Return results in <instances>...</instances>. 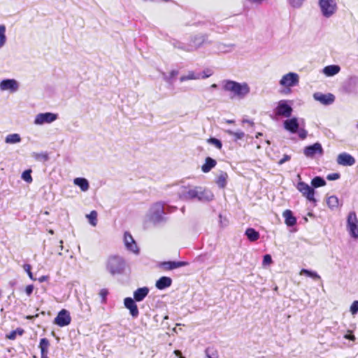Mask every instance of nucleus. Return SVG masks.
Here are the masks:
<instances>
[{"label": "nucleus", "mask_w": 358, "mask_h": 358, "mask_svg": "<svg viewBox=\"0 0 358 358\" xmlns=\"http://www.w3.org/2000/svg\"><path fill=\"white\" fill-rule=\"evenodd\" d=\"M48 232L50 234H54V231L52 229H50L48 231Z\"/></svg>", "instance_id": "obj_60"}, {"label": "nucleus", "mask_w": 358, "mask_h": 358, "mask_svg": "<svg viewBox=\"0 0 358 358\" xmlns=\"http://www.w3.org/2000/svg\"><path fill=\"white\" fill-rule=\"evenodd\" d=\"M20 141L21 138L18 134H9L5 138V142L9 144L17 143Z\"/></svg>", "instance_id": "obj_31"}, {"label": "nucleus", "mask_w": 358, "mask_h": 358, "mask_svg": "<svg viewBox=\"0 0 358 358\" xmlns=\"http://www.w3.org/2000/svg\"><path fill=\"white\" fill-rule=\"evenodd\" d=\"M24 333V330L21 328H17V329L12 331L8 334L6 335V338L10 340H15L16 338L17 335L22 336Z\"/></svg>", "instance_id": "obj_38"}, {"label": "nucleus", "mask_w": 358, "mask_h": 358, "mask_svg": "<svg viewBox=\"0 0 358 358\" xmlns=\"http://www.w3.org/2000/svg\"><path fill=\"white\" fill-rule=\"evenodd\" d=\"M340 178V174L338 173H334L331 174H329L327 176V180H335Z\"/></svg>", "instance_id": "obj_49"}, {"label": "nucleus", "mask_w": 358, "mask_h": 358, "mask_svg": "<svg viewBox=\"0 0 358 358\" xmlns=\"http://www.w3.org/2000/svg\"><path fill=\"white\" fill-rule=\"evenodd\" d=\"M34 290V286L32 285H27L25 288V292L27 296H30Z\"/></svg>", "instance_id": "obj_50"}, {"label": "nucleus", "mask_w": 358, "mask_h": 358, "mask_svg": "<svg viewBox=\"0 0 358 358\" xmlns=\"http://www.w3.org/2000/svg\"><path fill=\"white\" fill-rule=\"evenodd\" d=\"M224 122L227 124H233L235 122V121L233 120H225Z\"/></svg>", "instance_id": "obj_54"}, {"label": "nucleus", "mask_w": 358, "mask_h": 358, "mask_svg": "<svg viewBox=\"0 0 358 358\" xmlns=\"http://www.w3.org/2000/svg\"><path fill=\"white\" fill-rule=\"evenodd\" d=\"M311 185L314 187L317 188L320 187L324 186L326 185V181L322 178L320 176H316L312 180Z\"/></svg>", "instance_id": "obj_34"}, {"label": "nucleus", "mask_w": 358, "mask_h": 358, "mask_svg": "<svg viewBox=\"0 0 358 358\" xmlns=\"http://www.w3.org/2000/svg\"><path fill=\"white\" fill-rule=\"evenodd\" d=\"M233 46H234L233 45H228V47H231V48H232Z\"/></svg>", "instance_id": "obj_63"}, {"label": "nucleus", "mask_w": 358, "mask_h": 358, "mask_svg": "<svg viewBox=\"0 0 358 358\" xmlns=\"http://www.w3.org/2000/svg\"><path fill=\"white\" fill-rule=\"evenodd\" d=\"M71 318L68 310L62 309L54 320V323L59 327H65L71 323Z\"/></svg>", "instance_id": "obj_13"}, {"label": "nucleus", "mask_w": 358, "mask_h": 358, "mask_svg": "<svg viewBox=\"0 0 358 358\" xmlns=\"http://www.w3.org/2000/svg\"><path fill=\"white\" fill-rule=\"evenodd\" d=\"M298 135L301 139H305L307 136L308 132L304 129H299L298 131Z\"/></svg>", "instance_id": "obj_46"}, {"label": "nucleus", "mask_w": 358, "mask_h": 358, "mask_svg": "<svg viewBox=\"0 0 358 358\" xmlns=\"http://www.w3.org/2000/svg\"><path fill=\"white\" fill-rule=\"evenodd\" d=\"M300 275H306L308 277H310L315 280L320 279V276L315 271H309L308 269H302L300 271Z\"/></svg>", "instance_id": "obj_37"}, {"label": "nucleus", "mask_w": 358, "mask_h": 358, "mask_svg": "<svg viewBox=\"0 0 358 358\" xmlns=\"http://www.w3.org/2000/svg\"><path fill=\"white\" fill-rule=\"evenodd\" d=\"M31 170H26L22 174V178L27 182L31 183L32 182V177L31 176Z\"/></svg>", "instance_id": "obj_39"}, {"label": "nucleus", "mask_w": 358, "mask_h": 358, "mask_svg": "<svg viewBox=\"0 0 358 358\" xmlns=\"http://www.w3.org/2000/svg\"><path fill=\"white\" fill-rule=\"evenodd\" d=\"M172 284V279L169 277L162 276L155 283V286L158 289L162 290L169 287Z\"/></svg>", "instance_id": "obj_21"}, {"label": "nucleus", "mask_w": 358, "mask_h": 358, "mask_svg": "<svg viewBox=\"0 0 358 358\" xmlns=\"http://www.w3.org/2000/svg\"><path fill=\"white\" fill-rule=\"evenodd\" d=\"M125 266L124 258L119 255L110 256L106 262V269L113 275L122 273Z\"/></svg>", "instance_id": "obj_3"}, {"label": "nucleus", "mask_w": 358, "mask_h": 358, "mask_svg": "<svg viewBox=\"0 0 358 358\" xmlns=\"http://www.w3.org/2000/svg\"><path fill=\"white\" fill-rule=\"evenodd\" d=\"M208 143L213 145L218 149H221L222 147V142L219 139L215 138H210L208 139Z\"/></svg>", "instance_id": "obj_42"}, {"label": "nucleus", "mask_w": 358, "mask_h": 358, "mask_svg": "<svg viewBox=\"0 0 358 358\" xmlns=\"http://www.w3.org/2000/svg\"><path fill=\"white\" fill-rule=\"evenodd\" d=\"M205 353L207 358H219L217 352L213 349L207 348Z\"/></svg>", "instance_id": "obj_40"}, {"label": "nucleus", "mask_w": 358, "mask_h": 358, "mask_svg": "<svg viewBox=\"0 0 358 358\" xmlns=\"http://www.w3.org/2000/svg\"><path fill=\"white\" fill-rule=\"evenodd\" d=\"M282 215L285 218V224L287 226L292 227L296 224V220L295 217L293 216L292 212L290 210H285L283 212Z\"/></svg>", "instance_id": "obj_26"}, {"label": "nucleus", "mask_w": 358, "mask_h": 358, "mask_svg": "<svg viewBox=\"0 0 358 358\" xmlns=\"http://www.w3.org/2000/svg\"><path fill=\"white\" fill-rule=\"evenodd\" d=\"M350 312L352 315L358 313V301H355L350 306Z\"/></svg>", "instance_id": "obj_44"}, {"label": "nucleus", "mask_w": 358, "mask_h": 358, "mask_svg": "<svg viewBox=\"0 0 358 358\" xmlns=\"http://www.w3.org/2000/svg\"><path fill=\"white\" fill-rule=\"evenodd\" d=\"M57 114L46 112L38 113L36 115L34 123L36 125H43L44 124H50L57 119Z\"/></svg>", "instance_id": "obj_9"}, {"label": "nucleus", "mask_w": 358, "mask_h": 358, "mask_svg": "<svg viewBox=\"0 0 358 358\" xmlns=\"http://www.w3.org/2000/svg\"><path fill=\"white\" fill-rule=\"evenodd\" d=\"M135 301H136L131 297H127L124 299L125 308L129 310L131 315L134 318L137 317L139 315V311Z\"/></svg>", "instance_id": "obj_18"}, {"label": "nucleus", "mask_w": 358, "mask_h": 358, "mask_svg": "<svg viewBox=\"0 0 358 358\" xmlns=\"http://www.w3.org/2000/svg\"><path fill=\"white\" fill-rule=\"evenodd\" d=\"M38 347L41 350V358H48L49 341L46 338H41Z\"/></svg>", "instance_id": "obj_22"}, {"label": "nucleus", "mask_w": 358, "mask_h": 358, "mask_svg": "<svg viewBox=\"0 0 358 358\" xmlns=\"http://www.w3.org/2000/svg\"><path fill=\"white\" fill-rule=\"evenodd\" d=\"M45 276H42L41 278H40V281L41 282H43V280H45Z\"/></svg>", "instance_id": "obj_58"}, {"label": "nucleus", "mask_w": 358, "mask_h": 358, "mask_svg": "<svg viewBox=\"0 0 358 358\" xmlns=\"http://www.w3.org/2000/svg\"><path fill=\"white\" fill-rule=\"evenodd\" d=\"M201 74V79H205L210 77L212 75V72L210 70L207 69L203 71Z\"/></svg>", "instance_id": "obj_48"}, {"label": "nucleus", "mask_w": 358, "mask_h": 358, "mask_svg": "<svg viewBox=\"0 0 358 358\" xmlns=\"http://www.w3.org/2000/svg\"><path fill=\"white\" fill-rule=\"evenodd\" d=\"M357 128H358V123H357Z\"/></svg>", "instance_id": "obj_64"}, {"label": "nucleus", "mask_w": 358, "mask_h": 358, "mask_svg": "<svg viewBox=\"0 0 358 358\" xmlns=\"http://www.w3.org/2000/svg\"><path fill=\"white\" fill-rule=\"evenodd\" d=\"M178 74V71H176V70H172L170 73H169V76H166L164 73V79L165 81L168 82V83H171V79L175 77L176 76H177Z\"/></svg>", "instance_id": "obj_43"}, {"label": "nucleus", "mask_w": 358, "mask_h": 358, "mask_svg": "<svg viewBox=\"0 0 358 358\" xmlns=\"http://www.w3.org/2000/svg\"><path fill=\"white\" fill-rule=\"evenodd\" d=\"M63 241H60V247H61V250L63 249Z\"/></svg>", "instance_id": "obj_59"}, {"label": "nucleus", "mask_w": 358, "mask_h": 358, "mask_svg": "<svg viewBox=\"0 0 358 358\" xmlns=\"http://www.w3.org/2000/svg\"><path fill=\"white\" fill-rule=\"evenodd\" d=\"M243 122H249L248 120H243Z\"/></svg>", "instance_id": "obj_62"}, {"label": "nucleus", "mask_w": 358, "mask_h": 358, "mask_svg": "<svg viewBox=\"0 0 358 358\" xmlns=\"http://www.w3.org/2000/svg\"><path fill=\"white\" fill-rule=\"evenodd\" d=\"M313 98L315 100L320 102L323 105H330L335 99V97L332 94H324L321 92L314 93Z\"/></svg>", "instance_id": "obj_17"}, {"label": "nucleus", "mask_w": 358, "mask_h": 358, "mask_svg": "<svg viewBox=\"0 0 358 358\" xmlns=\"http://www.w3.org/2000/svg\"><path fill=\"white\" fill-rule=\"evenodd\" d=\"M164 214V207L163 203L160 202L153 204L148 213V217L153 223H159L164 220L163 215Z\"/></svg>", "instance_id": "obj_5"}, {"label": "nucleus", "mask_w": 358, "mask_h": 358, "mask_svg": "<svg viewBox=\"0 0 358 358\" xmlns=\"http://www.w3.org/2000/svg\"><path fill=\"white\" fill-rule=\"evenodd\" d=\"M19 83L15 79H4L0 83V90L9 91L11 93L19 90Z\"/></svg>", "instance_id": "obj_12"}, {"label": "nucleus", "mask_w": 358, "mask_h": 358, "mask_svg": "<svg viewBox=\"0 0 358 358\" xmlns=\"http://www.w3.org/2000/svg\"><path fill=\"white\" fill-rule=\"evenodd\" d=\"M225 132L229 136L234 137V141L242 139L245 136V133L242 131H233L231 130H225Z\"/></svg>", "instance_id": "obj_33"}, {"label": "nucleus", "mask_w": 358, "mask_h": 358, "mask_svg": "<svg viewBox=\"0 0 358 358\" xmlns=\"http://www.w3.org/2000/svg\"><path fill=\"white\" fill-rule=\"evenodd\" d=\"M304 1L305 0H287L289 4L294 8H301Z\"/></svg>", "instance_id": "obj_41"}, {"label": "nucleus", "mask_w": 358, "mask_h": 358, "mask_svg": "<svg viewBox=\"0 0 358 358\" xmlns=\"http://www.w3.org/2000/svg\"><path fill=\"white\" fill-rule=\"evenodd\" d=\"M272 262V258L270 255H266L264 256L263 259V265H268L271 264Z\"/></svg>", "instance_id": "obj_47"}, {"label": "nucleus", "mask_w": 358, "mask_h": 358, "mask_svg": "<svg viewBox=\"0 0 358 358\" xmlns=\"http://www.w3.org/2000/svg\"><path fill=\"white\" fill-rule=\"evenodd\" d=\"M37 316H38V315H36L35 316H27V319H28V320H31V319H33L34 317H37Z\"/></svg>", "instance_id": "obj_56"}, {"label": "nucleus", "mask_w": 358, "mask_h": 358, "mask_svg": "<svg viewBox=\"0 0 358 358\" xmlns=\"http://www.w3.org/2000/svg\"><path fill=\"white\" fill-rule=\"evenodd\" d=\"M216 164L215 159L208 157L205 160V163L201 166V170L203 173H208L215 166Z\"/></svg>", "instance_id": "obj_28"}, {"label": "nucleus", "mask_w": 358, "mask_h": 358, "mask_svg": "<svg viewBox=\"0 0 358 358\" xmlns=\"http://www.w3.org/2000/svg\"><path fill=\"white\" fill-rule=\"evenodd\" d=\"M327 203L328 206L331 209L338 208L339 203L338 199L336 196H329L327 199Z\"/></svg>", "instance_id": "obj_35"}, {"label": "nucleus", "mask_w": 358, "mask_h": 358, "mask_svg": "<svg viewBox=\"0 0 358 358\" xmlns=\"http://www.w3.org/2000/svg\"><path fill=\"white\" fill-rule=\"evenodd\" d=\"M123 241H124V245L128 251L133 252L135 255L139 254V252H140L139 248H138L135 240L134 239L133 236H131V234L129 232H128V231L124 232Z\"/></svg>", "instance_id": "obj_11"}, {"label": "nucleus", "mask_w": 358, "mask_h": 358, "mask_svg": "<svg viewBox=\"0 0 358 358\" xmlns=\"http://www.w3.org/2000/svg\"><path fill=\"white\" fill-rule=\"evenodd\" d=\"M178 196L184 201L197 200L201 202L210 201L214 197L210 190L199 186H182L178 191Z\"/></svg>", "instance_id": "obj_1"}, {"label": "nucleus", "mask_w": 358, "mask_h": 358, "mask_svg": "<svg viewBox=\"0 0 358 358\" xmlns=\"http://www.w3.org/2000/svg\"><path fill=\"white\" fill-rule=\"evenodd\" d=\"M6 28L4 24L0 25V49L2 48L6 43L7 37L6 35Z\"/></svg>", "instance_id": "obj_32"}, {"label": "nucleus", "mask_w": 358, "mask_h": 358, "mask_svg": "<svg viewBox=\"0 0 358 358\" xmlns=\"http://www.w3.org/2000/svg\"><path fill=\"white\" fill-rule=\"evenodd\" d=\"M87 218L89 220V222L93 227H95L97 224V213L95 210H92L90 214L86 215Z\"/></svg>", "instance_id": "obj_36"}, {"label": "nucleus", "mask_w": 358, "mask_h": 358, "mask_svg": "<svg viewBox=\"0 0 358 358\" xmlns=\"http://www.w3.org/2000/svg\"><path fill=\"white\" fill-rule=\"evenodd\" d=\"M336 162L341 166H352L355 163V158L347 152H342L337 157Z\"/></svg>", "instance_id": "obj_15"}, {"label": "nucleus", "mask_w": 358, "mask_h": 358, "mask_svg": "<svg viewBox=\"0 0 358 358\" xmlns=\"http://www.w3.org/2000/svg\"><path fill=\"white\" fill-rule=\"evenodd\" d=\"M73 183L78 186L83 192H87L90 188L89 182L85 178H76L73 180Z\"/></svg>", "instance_id": "obj_24"}, {"label": "nucleus", "mask_w": 358, "mask_h": 358, "mask_svg": "<svg viewBox=\"0 0 358 358\" xmlns=\"http://www.w3.org/2000/svg\"><path fill=\"white\" fill-rule=\"evenodd\" d=\"M283 126L287 131L292 134H296L299 128L298 119L296 117L287 119L284 121Z\"/></svg>", "instance_id": "obj_19"}, {"label": "nucleus", "mask_w": 358, "mask_h": 358, "mask_svg": "<svg viewBox=\"0 0 358 358\" xmlns=\"http://www.w3.org/2000/svg\"><path fill=\"white\" fill-rule=\"evenodd\" d=\"M108 292L106 289H101L100 292V295L103 298V299H105L106 296L107 295Z\"/></svg>", "instance_id": "obj_53"}, {"label": "nucleus", "mask_w": 358, "mask_h": 358, "mask_svg": "<svg viewBox=\"0 0 358 358\" xmlns=\"http://www.w3.org/2000/svg\"><path fill=\"white\" fill-rule=\"evenodd\" d=\"M31 265H29V264H24L23 266L24 270L27 273V274H28L29 277L30 278V279L34 280L35 279L33 277V273L31 271Z\"/></svg>", "instance_id": "obj_45"}, {"label": "nucleus", "mask_w": 358, "mask_h": 358, "mask_svg": "<svg viewBox=\"0 0 358 358\" xmlns=\"http://www.w3.org/2000/svg\"><path fill=\"white\" fill-rule=\"evenodd\" d=\"M290 159V156L287 155H285L278 162L279 165H282L285 162L289 161Z\"/></svg>", "instance_id": "obj_51"}, {"label": "nucleus", "mask_w": 358, "mask_h": 358, "mask_svg": "<svg viewBox=\"0 0 358 358\" xmlns=\"http://www.w3.org/2000/svg\"><path fill=\"white\" fill-rule=\"evenodd\" d=\"M203 41V40L201 37H194V40L192 41V45H187V47H181L180 48L187 52H192L199 48L202 44Z\"/></svg>", "instance_id": "obj_25"}, {"label": "nucleus", "mask_w": 358, "mask_h": 358, "mask_svg": "<svg viewBox=\"0 0 358 358\" xmlns=\"http://www.w3.org/2000/svg\"><path fill=\"white\" fill-rule=\"evenodd\" d=\"M290 101L280 100L278 103V106L275 108V114L278 116L285 117H289L292 115L293 109L292 106L289 103Z\"/></svg>", "instance_id": "obj_6"}, {"label": "nucleus", "mask_w": 358, "mask_h": 358, "mask_svg": "<svg viewBox=\"0 0 358 358\" xmlns=\"http://www.w3.org/2000/svg\"><path fill=\"white\" fill-rule=\"evenodd\" d=\"M344 338H346V339L351 340V341H355V336L354 335H350V334H345L344 336Z\"/></svg>", "instance_id": "obj_52"}, {"label": "nucleus", "mask_w": 358, "mask_h": 358, "mask_svg": "<svg viewBox=\"0 0 358 358\" xmlns=\"http://www.w3.org/2000/svg\"><path fill=\"white\" fill-rule=\"evenodd\" d=\"M223 90L230 92L233 97L243 99L250 92V88L246 83H238L231 80H225L222 82Z\"/></svg>", "instance_id": "obj_2"}, {"label": "nucleus", "mask_w": 358, "mask_h": 358, "mask_svg": "<svg viewBox=\"0 0 358 358\" xmlns=\"http://www.w3.org/2000/svg\"><path fill=\"white\" fill-rule=\"evenodd\" d=\"M217 84H213V85H211V86H210V88H212V89H215V88H217Z\"/></svg>", "instance_id": "obj_57"}, {"label": "nucleus", "mask_w": 358, "mask_h": 358, "mask_svg": "<svg viewBox=\"0 0 358 358\" xmlns=\"http://www.w3.org/2000/svg\"><path fill=\"white\" fill-rule=\"evenodd\" d=\"M175 353L177 355H179L180 357V358H184L181 356V352L178 350H176L175 351Z\"/></svg>", "instance_id": "obj_55"}, {"label": "nucleus", "mask_w": 358, "mask_h": 358, "mask_svg": "<svg viewBox=\"0 0 358 358\" xmlns=\"http://www.w3.org/2000/svg\"><path fill=\"white\" fill-rule=\"evenodd\" d=\"M347 230L352 238H358V219L354 211L348 214L347 218Z\"/></svg>", "instance_id": "obj_7"}, {"label": "nucleus", "mask_w": 358, "mask_h": 358, "mask_svg": "<svg viewBox=\"0 0 358 358\" xmlns=\"http://www.w3.org/2000/svg\"><path fill=\"white\" fill-rule=\"evenodd\" d=\"M245 235L250 241H255L259 239V234L253 228H248L245 231Z\"/></svg>", "instance_id": "obj_30"}, {"label": "nucleus", "mask_w": 358, "mask_h": 358, "mask_svg": "<svg viewBox=\"0 0 358 358\" xmlns=\"http://www.w3.org/2000/svg\"><path fill=\"white\" fill-rule=\"evenodd\" d=\"M322 15L327 18L333 16L337 11V0H318Z\"/></svg>", "instance_id": "obj_4"}, {"label": "nucleus", "mask_w": 358, "mask_h": 358, "mask_svg": "<svg viewBox=\"0 0 358 358\" xmlns=\"http://www.w3.org/2000/svg\"><path fill=\"white\" fill-rule=\"evenodd\" d=\"M149 289L147 287L138 288L134 292V300L137 302L142 301L148 294Z\"/></svg>", "instance_id": "obj_20"}, {"label": "nucleus", "mask_w": 358, "mask_h": 358, "mask_svg": "<svg viewBox=\"0 0 358 358\" xmlns=\"http://www.w3.org/2000/svg\"><path fill=\"white\" fill-rule=\"evenodd\" d=\"M227 173L224 171H220L217 175L216 183L220 188H224L227 185Z\"/></svg>", "instance_id": "obj_29"}, {"label": "nucleus", "mask_w": 358, "mask_h": 358, "mask_svg": "<svg viewBox=\"0 0 358 358\" xmlns=\"http://www.w3.org/2000/svg\"><path fill=\"white\" fill-rule=\"evenodd\" d=\"M303 153L307 157L313 158L317 154L322 155L323 154V149L320 143H315L312 145L306 147Z\"/></svg>", "instance_id": "obj_14"}, {"label": "nucleus", "mask_w": 358, "mask_h": 358, "mask_svg": "<svg viewBox=\"0 0 358 358\" xmlns=\"http://www.w3.org/2000/svg\"><path fill=\"white\" fill-rule=\"evenodd\" d=\"M341 68L338 65H329L323 69V73L327 76H334L339 73Z\"/></svg>", "instance_id": "obj_23"}, {"label": "nucleus", "mask_w": 358, "mask_h": 358, "mask_svg": "<svg viewBox=\"0 0 358 358\" xmlns=\"http://www.w3.org/2000/svg\"><path fill=\"white\" fill-rule=\"evenodd\" d=\"M188 264L186 262H174V261H169V262H163L159 264V268L165 270V271H171L180 267H182L187 266Z\"/></svg>", "instance_id": "obj_16"}, {"label": "nucleus", "mask_w": 358, "mask_h": 358, "mask_svg": "<svg viewBox=\"0 0 358 358\" xmlns=\"http://www.w3.org/2000/svg\"><path fill=\"white\" fill-rule=\"evenodd\" d=\"M262 133H258L257 135V137L258 138L259 136H262Z\"/></svg>", "instance_id": "obj_61"}, {"label": "nucleus", "mask_w": 358, "mask_h": 358, "mask_svg": "<svg viewBox=\"0 0 358 358\" xmlns=\"http://www.w3.org/2000/svg\"><path fill=\"white\" fill-rule=\"evenodd\" d=\"M299 76L296 73L289 72L285 74L279 81V84L286 88H290L299 85Z\"/></svg>", "instance_id": "obj_8"}, {"label": "nucleus", "mask_w": 358, "mask_h": 358, "mask_svg": "<svg viewBox=\"0 0 358 358\" xmlns=\"http://www.w3.org/2000/svg\"><path fill=\"white\" fill-rule=\"evenodd\" d=\"M297 189L305 196L308 201L313 203L316 202L314 197L315 191L313 187L304 182H299L296 186Z\"/></svg>", "instance_id": "obj_10"}, {"label": "nucleus", "mask_w": 358, "mask_h": 358, "mask_svg": "<svg viewBox=\"0 0 358 358\" xmlns=\"http://www.w3.org/2000/svg\"><path fill=\"white\" fill-rule=\"evenodd\" d=\"M201 79L200 73H196L193 71H189L186 75L180 76V81L181 83L190 80H199Z\"/></svg>", "instance_id": "obj_27"}]
</instances>
